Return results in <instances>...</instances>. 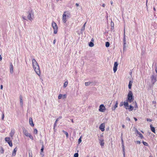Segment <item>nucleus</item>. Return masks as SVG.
Masks as SVG:
<instances>
[{
    "instance_id": "17",
    "label": "nucleus",
    "mask_w": 157,
    "mask_h": 157,
    "mask_svg": "<svg viewBox=\"0 0 157 157\" xmlns=\"http://www.w3.org/2000/svg\"><path fill=\"white\" fill-rule=\"evenodd\" d=\"M17 151V147H16L13 150V153H12V155L13 156H14L16 154V152Z\"/></svg>"
},
{
    "instance_id": "13",
    "label": "nucleus",
    "mask_w": 157,
    "mask_h": 157,
    "mask_svg": "<svg viewBox=\"0 0 157 157\" xmlns=\"http://www.w3.org/2000/svg\"><path fill=\"white\" fill-rule=\"evenodd\" d=\"M151 82L152 83L154 84L155 82L156 81V79L154 75H152L151 77Z\"/></svg>"
},
{
    "instance_id": "16",
    "label": "nucleus",
    "mask_w": 157,
    "mask_h": 157,
    "mask_svg": "<svg viewBox=\"0 0 157 157\" xmlns=\"http://www.w3.org/2000/svg\"><path fill=\"white\" fill-rule=\"evenodd\" d=\"M29 123L31 126L33 127L34 126V124L33 122L32 119L31 117H30L29 118Z\"/></svg>"
},
{
    "instance_id": "33",
    "label": "nucleus",
    "mask_w": 157,
    "mask_h": 157,
    "mask_svg": "<svg viewBox=\"0 0 157 157\" xmlns=\"http://www.w3.org/2000/svg\"><path fill=\"white\" fill-rule=\"evenodd\" d=\"M123 154L124 157H125V153L124 152V147H123Z\"/></svg>"
},
{
    "instance_id": "37",
    "label": "nucleus",
    "mask_w": 157,
    "mask_h": 157,
    "mask_svg": "<svg viewBox=\"0 0 157 157\" xmlns=\"http://www.w3.org/2000/svg\"><path fill=\"white\" fill-rule=\"evenodd\" d=\"M81 138V137H80V138H79V139L78 140V144H80L81 142V141H82Z\"/></svg>"
},
{
    "instance_id": "10",
    "label": "nucleus",
    "mask_w": 157,
    "mask_h": 157,
    "mask_svg": "<svg viewBox=\"0 0 157 157\" xmlns=\"http://www.w3.org/2000/svg\"><path fill=\"white\" fill-rule=\"evenodd\" d=\"M118 65V63L117 62H114L113 67V70L114 73L117 71Z\"/></svg>"
},
{
    "instance_id": "2",
    "label": "nucleus",
    "mask_w": 157,
    "mask_h": 157,
    "mask_svg": "<svg viewBox=\"0 0 157 157\" xmlns=\"http://www.w3.org/2000/svg\"><path fill=\"white\" fill-rule=\"evenodd\" d=\"M133 105L134 106L132 105L129 106L128 105V109L129 111L132 110L134 109V107L135 108L134 110H136V109L138 108V106L136 101L133 102Z\"/></svg>"
},
{
    "instance_id": "22",
    "label": "nucleus",
    "mask_w": 157,
    "mask_h": 157,
    "mask_svg": "<svg viewBox=\"0 0 157 157\" xmlns=\"http://www.w3.org/2000/svg\"><path fill=\"white\" fill-rule=\"evenodd\" d=\"M20 103L21 105H23V100H22V97L21 95H20Z\"/></svg>"
},
{
    "instance_id": "30",
    "label": "nucleus",
    "mask_w": 157,
    "mask_h": 157,
    "mask_svg": "<svg viewBox=\"0 0 157 157\" xmlns=\"http://www.w3.org/2000/svg\"><path fill=\"white\" fill-rule=\"evenodd\" d=\"M29 157H33L32 153L31 151L29 152Z\"/></svg>"
},
{
    "instance_id": "8",
    "label": "nucleus",
    "mask_w": 157,
    "mask_h": 157,
    "mask_svg": "<svg viewBox=\"0 0 157 157\" xmlns=\"http://www.w3.org/2000/svg\"><path fill=\"white\" fill-rule=\"evenodd\" d=\"M106 110V108L103 104H101L99 106V111L101 112H104Z\"/></svg>"
},
{
    "instance_id": "6",
    "label": "nucleus",
    "mask_w": 157,
    "mask_h": 157,
    "mask_svg": "<svg viewBox=\"0 0 157 157\" xmlns=\"http://www.w3.org/2000/svg\"><path fill=\"white\" fill-rule=\"evenodd\" d=\"M23 132L24 134L26 136L29 137L31 139H32V140L33 139V138L32 136V135H31L30 134V133H29V132L27 130H26L25 129L23 130Z\"/></svg>"
},
{
    "instance_id": "49",
    "label": "nucleus",
    "mask_w": 157,
    "mask_h": 157,
    "mask_svg": "<svg viewBox=\"0 0 157 157\" xmlns=\"http://www.w3.org/2000/svg\"><path fill=\"white\" fill-rule=\"evenodd\" d=\"M105 4H103L102 5V6L103 7H105Z\"/></svg>"
},
{
    "instance_id": "14",
    "label": "nucleus",
    "mask_w": 157,
    "mask_h": 157,
    "mask_svg": "<svg viewBox=\"0 0 157 157\" xmlns=\"http://www.w3.org/2000/svg\"><path fill=\"white\" fill-rule=\"evenodd\" d=\"M62 97L63 98V99L67 97V95L66 94H64L63 95H62L61 94H60L58 97V98L59 99H60L61 98V97Z\"/></svg>"
},
{
    "instance_id": "4",
    "label": "nucleus",
    "mask_w": 157,
    "mask_h": 157,
    "mask_svg": "<svg viewBox=\"0 0 157 157\" xmlns=\"http://www.w3.org/2000/svg\"><path fill=\"white\" fill-rule=\"evenodd\" d=\"M52 27L54 29V33L55 34L57 33L58 30V27L56 24L53 21L52 23Z\"/></svg>"
},
{
    "instance_id": "18",
    "label": "nucleus",
    "mask_w": 157,
    "mask_h": 157,
    "mask_svg": "<svg viewBox=\"0 0 157 157\" xmlns=\"http://www.w3.org/2000/svg\"><path fill=\"white\" fill-rule=\"evenodd\" d=\"M132 83H133V80H132L130 81L129 82V84L128 85V87L129 89H131V86H132Z\"/></svg>"
},
{
    "instance_id": "42",
    "label": "nucleus",
    "mask_w": 157,
    "mask_h": 157,
    "mask_svg": "<svg viewBox=\"0 0 157 157\" xmlns=\"http://www.w3.org/2000/svg\"><path fill=\"white\" fill-rule=\"evenodd\" d=\"M56 123H55V124H54V128H53V129H55V127H56Z\"/></svg>"
},
{
    "instance_id": "32",
    "label": "nucleus",
    "mask_w": 157,
    "mask_h": 157,
    "mask_svg": "<svg viewBox=\"0 0 157 157\" xmlns=\"http://www.w3.org/2000/svg\"><path fill=\"white\" fill-rule=\"evenodd\" d=\"M34 132L36 134L38 133V131L36 129H35L34 130Z\"/></svg>"
},
{
    "instance_id": "63",
    "label": "nucleus",
    "mask_w": 157,
    "mask_h": 157,
    "mask_svg": "<svg viewBox=\"0 0 157 157\" xmlns=\"http://www.w3.org/2000/svg\"><path fill=\"white\" fill-rule=\"evenodd\" d=\"M122 126H123V127H124V125H123Z\"/></svg>"
},
{
    "instance_id": "3",
    "label": "nucleus",
    "mask_w": 157,
    "mask_h": 157,
    "mask_svg": "<svg viewBox=\"0 0 157 157\" xmlns=\"http://www.w3.org/2000/svg\"><path fill=\"white\" fill-rule=\"evenodd\" d=\"M134 99L133 93L131 91H129L128 93V102L133 101Z\"/></svg>"
},
{
    "instance_id": "41",
    "label": "nucleus",
    "mask_w": 157,
    "mask_h": 157,
    "mask_svg": "<svg viewBox=\"0 0 157 157\" xmlns=\"http://www.w3.org/2000/svg\"><path fill=\"white\" fill-rule=\"evenodd\" d=\"M2 119L3 120L4 118V114H3L2 115Z\"/></svg>"
},
{
    "instance_id": "44",
    "label": "nucleus",
    "mask_w": 157,
    "mask_h": 157,
    "mask_svg": "<svg viewBox=\"0 0 157 157\" xmlns=\"http://www.w3.org/2000/svg\"><path fill=\"white\" fill-rule=\"evenodd\" d=\"M59 121V119L58 118H57L56 121H55V123H57V122L58 121Z\"/></svg>"
},
{
    "instance_id": "55",
    "label": "nucleus",
    "mask_w": 157,
    "mask_h": 157,
    "mask_svg": "<svg viewBox=\"0 0 157 157\" xmlns=\"http://www.w3.org/2000/svg\"><path fill=\"white\" fill-rule=\"evenodd\" d=\"M155 71L156 73H157V68L155 69Z\"/></svg>"
},
{
    "instance_id": "20",
    "label": "nucleus",
    "mask_w": 157,
    "mask_h": 157,
    "mask_svg": "<svg viewBox=\"0 0 157 157\" xmlns=\"http://www.w3.org/2000/svg\"><path fill=\"white\" fill-rule=\"evenodd\" d=\"M150 127L151 131L154 133H155V128L153 127L151 124L150 125Z\"/></svg>"
},
{
    "instance_id": "31",
    "label": "nucleus",
    "mask_w": 157,
    "mask_h": 157,
    "mask_svg": "<svg viewBox=\"0 0 157 157\" xmlns=\"http://www.w3.org/2000/svg\"><path fill=\"white\" fill-rule=\"evenodd\" d=\"M109 46V43L108 42H107L105 43V46L107 47H108Z\"/></svg>"
},
{
    "instance_id": "11",
    "label": "nucleus",
    "mask_w": 157,
    "mask_h": 157,
    "mask_svg": "<svg viewBox=\"0 0 157 157\" xmlns=\"http://www.w3.org/2000/svg\"><path fill=\"white\" fill-rule=\"evenodd\" d=\"M66 12H64V13L63 15V18H62V20L63 22L65 23L66 22L67 20H66Z\"/></svg>"
},
{
    "instance_id": "15",
    "label": "nucleus",
    "mask_w": 157,
    "mask_h": 157,
    "mask_svg": "<svg viewBox=\"0 0 157 157\" xmlns=\"http://www.w3.org/2000/svg\"><path fill=\"white\" fill-rule=\"evenodd\" d=\"M10 72L11 73H13V66L11 63H10Z\"/></svg>"
},
{
    "instance_id": "60",
    "label": "nucleus",
    "mask_w": 157,
    "mask_h": 157,
    "mask_svg": "<svg viewBox=\"0 0 157 157\" xmlns=\"http://www.w3.org/2000/svg\"><path fill=\"white\" fill-rule=\"evenodd\" d=\"M4 150H2V153H3V152H4Z\"/></svg>"
},
{
    "instance_id": "45",
    "label": "nucleus",
    "mask_w": 157,
    "mask_h": 157,
    "mask_svg": "<svg viewBox=\"0 0 157 157\" xmlns=\"http://www.w3.org/2000/svg\"><path fill=\"white\" fill-rule=\"evenodd\" d=\"M22 18L24 19V20H26V19H25V17H24V16H22Z\"/></svg>"
},
{
    "instance_id": "47",
    "label": "nucleus",
    "mask_w": 157,
    "mask_h": 157,
    "mask_svg": "<svg viewBox=\"0 0 157 157\" xmlns=\"http://www.w3.org/2000/svg\"><path fill=\"white\" fill-rule=\"evenodd\" d=\"M2 58L1 56L0 55V60L1 61L2 60Z\"/></svg>"
},
{
    "instance_id": "56",
    "label": "nucleus",
    "mask_w": 157,
    "mask_h": 157,
    "mask_svg": "<svg viewBox=\"0 0 157 157\" xmlns=\"http://www.w3.org/2000/svg\"><path fill=\"white\" fill-rule=\"evenodd\" d=\"M153 9H154V10H155H155H156L155 9V8H154Z\"/></svg>"
},
{
    "instance_id": "58",
    "label": "nucleus",
    "mask_w": 157,
    "mask_h": 157,
    "mask_svg": "<svg viewBox=\"0 0 157 157\" xmlns=\"http://www.w3.org/2000/svg\"><path fill=\"white\" fill-rule=\"evenodd\" d=\"M132 74V72H130V75H131Z\"/></svg>"
},
{
    "instance_id": "27",
    "label": "nucleus",
    "mask_w": 157,
    "mask_h": 157,
    "mask_svg": "<svg viewBox=\"0 0 157 157\" xmlns=\"http://www.w3.org/2000/svg\"><path fill=\"white\" fill-rule=\"evenodd\" d=\"M62 131L65 134L67 137L68 138V133H67V132H66L64 130H63Z\"/></svg>"
},
{
    "instance_id": "57",
    "label": "nucleus",
    "mask_w": 157,
    "mask_h": 157,
    "mask_svg": "<svg viewBox=\"0 0 157 157\" xmlns=\"http://www.w3.org/2000/svg\"><path fill=\"white\" fill-rule=\"evenodd\" d=\"M147 1H146V5H147Z\"/></svg>"
},
{
    "instance_id": "50",
    "label": "nucleus",
    "mask_w": 157,
    "mask_h": 157,
    "mask_svg": "<svg viewBox=\"0 0 157 157\" xmlns=\"http://www.w3.org/2000/svg\"><path fill=\"white\" fill-rule=\"evenodd\" d=\"M134 119L136 121H137V118H135V117H134Z\"/></svg>"
},
{
    "instance_id": "35",
    "label": "nucleus",
    "mask_w": 157,
    "mask_h": 157,
    "mask_svg": "<svg viewBox=\"0 0 157 157\" xmlns=\"http://www.w3.org/2000/svg\"><path fill=\"white\" fill-rule=\"evenodd\" d=\"M143 143L144 145L146 146H147L148 144L147 142L143 141Z\"/></svg>"
},
{
    "instance_id": "24",
    "label": "nucleus",
    "mask_w": 157,
    "mask_h": 157,
    "mask_svg": "<svg viewBox=\"0 0 157 157\" xmlns=\"http://www.w3.org/2000/svg\"><path fill=\"white\" fill-rule=\"evenodd\" d=\"M118 103L117 101L116 102V103L115 105L113 107V108H114L113 110H115L117 107L118 105Z\"/></svg>"
},
{
    "instance_id": "61",
    "label": "nucleus",
    "mask_w": 157,
    "mask_h": 157,
    "mask_svg": "<svg viewBox=\"0 0 157 157\" xmlns=\"http://www.w3.org/2000/svg\"><path fill=\"white\" fill-rule=\"evenodd\" d=\"M141 132L142 133H144V132H143V131H141Z\"/></svg>"
},
{
    "instance_id": "53",
    "label": "nucleus",
    "mask_w": 157,
    "mask_h": 157,
    "mask_svg": "<svg viewBox=\"0 0 157 157\" xmlns=\"http://www.w3.org/2000/svg\"><path fill=\"white\" fill-rule=\"evenodd\" d=\"M71 121L72 122V123H74V121H73V119H71Z\"/></svg>"
},
{
    "instance_id": "38",
    "label": "nucleus",
    "mask_w": 157,
    "mask_h": 157,
    "mask_svg": "<svg viewBox=\"0 0 157 157\" xmlns=\"http://www.w3.org/2000/svg\"><path fill=\"white\" fill-rule=\"evenodd\" d=\"M147 121H149V122H151L152 121V120L150 119H149V118H147Z\"/></svg>"
},
{
    "instance_id": "62",
    "label": "nucleus",
    "mask_w": 157,
    "mask_h": 157,
    "mask_svg": "<svg viewBox=\"0 0 157 157\" xmlns=\"http://www.w3.org/2000/svg\"><path fill=\"white\" fill-rule=\"evenodd\" d=\"M149 157H152V156H151H151H149Z\"/></svg>"
},
{
    "instance_id": "19",
    "label": "nucleus",
    "mask_w": 157,
    "mask_h": 157,
    "mask_svg": "<svg viewBox=\"0 0 157 157\" xmlns=\"http://www.w3.org/2000/svg\"><path fill=\"white\" fill-rule=\"evenodd\" d=\"M124 49L126 47L125 46V44H126V43L125 42L126 40H125V30L124 31Z\"/></svg>"
},
{
    "instance_id": "5",
    "label": "nucleus",
    "mask_w": 157,
    "mask_h": 157,
    "mask_svg": "<svg viewBox=\"0 0 157 157\" xmlns=\"http://www.w3.org/2000/svg\"><path fill=\"white\" fill-rule=\"evenodd\" d=\"M28 15L27 17V18L29 20L32 21L33 20V18L32 17L34 16L33 13V12L32 10H31L30 11L28 12Z\"/></svg>"
},
{
    "instance_id": "29",
    "label": "nucleus",
    "mask_w": 157,
    "mask_h": 157,
    "mask_svg": "<svg viewBox=\"0 0 157 157\" xmlns=\"http://www.w3.org/2000/svg\"><path fill=\"white\" fill-rule=\"evenodd\" d=\"M89 46L90 47H93L94 46V43L93 42H90L89 43Z\"/></svg>"
},
{
    "instance_id": "39",
    "label": "nucleus",
    "mask_w": 157,
    "mask_h": 157,
    "mask_svg": "<svg viewBox=\"0 0 157 157\" xmlns=\"http://www.w3.org/2000/svg\"><path fill=\"white\" fill-rule=\"evenodd\" d=\"M44 146H43L41 149V152H42L43 151V150H44Z\"/></svg>"
},
{
    "instance_id": "48",
    "label": "nucleus",
    "mask_w": 157,
    "mask_h": 157,
    "mask_svg": "<svg viewBox=\"0 0 157 157\" xmlns=\"http://www.w3.org/2000/svg\"><path fill=\"white\" fill-rule=\"evenodd\" d=\"M75 5H76V6L77 7H78V6H79V4H78V3H76V4Z\"/></svg>"
},
{
    "instance_id": "12",
    "label": "nucleus",
    "mask_w": 157,
    "mask_h": 157,
    "mask_svg": "<svg viewBox=\"0 0 157 157\" xmlns=\"http://www.w3.org/2000/svg\"><path fill=\"white\" fill-rule=\"evenodd\" d=\"M105 124L104 123H102L100 125L99 128L102 132L104 131L105 130Z\"/></svg>"
},
{
    "instance_id": "40",
    "label": "nucleus",
    "mask_w": 157,
    "mask_h": 157,
    "mask_svg": "<svg viewBox=\"0 0 157 157\" xmlns=\"http://www.w3.org/2000/svg\"><path fill=\"white\" fill-rule=\"evenodd\" d=\"M136 143L137 144H140V142L139 141H137L136 142Z\"/></svg>"
},
{
    "instance_id": "43",
    "label": "nucleus",
    "mask_w": 157,
    "mask_h": 157,
    "mask_svg": "<svg viewBox=\"0 0 157 157\" xmlns=\"http://www.w3.org/2000/svg\"><path fill=\"white\" fill-rule=\"evenodd\" d=\"M56 42V40L55 39V40H54L53 41V44H55Z\"/></svg>"
},
{
    "instance_id": "52",
    "label": "nucleus",
    "mask_w": 157,
    "mask_h": 157,
    "mask_svg": "<svg viewBox=\"0 0 157 157\" xmlns=\"http://www.w3.org/2000/svg\"><path fill=\"white\" fill-rule=\"evenodd\" d=\"M152 102H153V104H154L156 103V101H153Z\"/></svg>"
},
{
    "instance_id": "25",
    "label": "nucleus",
    "mask_w": 157,
    "mask_h": 157,
    "mask_svg": "<svg viewBox=\"0 0 157 157\" xmlns=\"http://www.w3.org/2000/svg\"><path fill=\"white\" fill-rule=\"evenodd\" d=\"M100 144L101 146H103L104 145V140H103L101 141L100 142Z\"/></svg>"
},
{
    "instance_id": "1",
    "label": "nucleus",
    "mask_w": 157,
    "mask_h": 157,
    "mask_svg": "<svg viewBox=\"0 0 157 157\" xmlns=\"http://www.w3.org/2000/svg\"><path fill=\"white\" fill-rule=\"evenodd\" d=\"M32 62L33 66V69L36 73L39 76H40L41 75L39 66L36 60L33 59L32 60Z\"/></svg>"
},
{
    "instance_id": "23",
    "label": "nucleus",
    "mask_w": 157,
    "mask_h": 157,
    "mask_svg": "<svg viewBox=\"0 0 157 157\" xmlns=\"http://www.w3.org/2000/svg\"><path fill=\"white\" fill-rule=\"evenodd\" d=\"M14 132L13 130H12L10 133V135L11 137H13L14 134Z\"/></svg>"
},
{
    "instance_id": "46",
    "label": "nucleus",
    "mask_w": 157,
    "mask_h": 157,
    "mask_svg": "<svg viewBox=\"0 0 157 157\" xmlns=\"http://www.w3.org/2000/svg\"><path fill=\"white\" fill-rule=\"evenodd\" d=\"M0 88H1V90H2V89H3V86H2V85H1Z\"/></svg>"
},
{
    "instance_id": "34",
    "label": "nucleus",
    "mask_w": 157,
    "mask_h": 157,
    "mask_svg": "<svg viewBox=\"0 0 157 157\" xmlns=\"http://www.w3.org/2000/svg\"><path fill=\"white\" fill-rule=\"evenodd\" d=\"M86 22L83 25V27H82V30H84L85 29V25H86Z\"/></svg>"
},
{
    "instance_id": "26",
    "label": "nucleus",
    "mask_w": 157,
    "mask_h": 157,
    "mask_svg": "<svg viewBox=\"0 0 157 157\" xmlns=\"http://www.w3.org/2000/svg\"><path fill=\"white\" fill-rule=\"evenodd\" d=\"M91 83V82H85V85L86 86H89L90 85V84Z\"/></svg>"
},
{
    "instance_id": "54",
    "label": "nucleus",
    "mask_w": 157,
    "mask_h": 157,
    "mask_svg": "<svg viewBox=\"0 0 157 157\" xmlns=\"http://www.w3.org/2000/svg\"><path fill=\"white\" fill-rule=\"evenodd\" d=\"M111 4L112 5L113 4V2L112 1L111 2Z\"/></svg>"
},
{
    "instance_id": "28",
    "label": "nucleus",
    "mask_w": 157,
    "mask_h": 157,
    "mask_svg": "<svg viewBox=\"0 0 157 157\" xmlns=\"http://www.w3.org/2000/svg\"><path fill=\"white\" fill-rule=\"evenodd\" d=\"M68 82L67 81L65 82L63 86L64 87H67L68 85Z\"/></svg>"
},
{
    "instance_id": "36",
    "label": "nucleus",
    "mask_w": 157,
    "mask_h": 157,
    "mask_svg": "<svg viewBox=\"0 0 157 157\" xmlns=\"http://www.w3.org/2000/svg\"><path fill=\"white\" fill-rule=\"evenodd\" d=\"M78 153H75L74 155V157H78Z\"/></svg>"
},
{
    "instance_id": "9",
    "label": "nucleus",
    "mask_w": 157,
    "mask_h": 157,
    "mask_svg": "<svg viewBox=\"0 0 157 157\" xmlns=\"http://www.w3.org/2000/svg\"><path fill=\"white\" fill-rule=\"evenodd\" d=\"M5 141L8 143L10 147H12L13 144L12 141L10 140V137H6L5 138Z\"/></svg>"
},
{
    "instance_id": "21",
    "label": "nucleus",
    "mask_w": 157,
    "mask_h": 157,
    "mask_svg": "<svg viewBox=\"0 0 157 157\" xmlns=\"http://www.w3.org/2000/svg\"><path fill=\"white\" fill-rule=\"evenodd\" d=\"M137 133L139 135V137L141 138L142 139L144 138L143 135L139 132L137 130H136Z\"/></svg>"
},
{
    "instance_id": "7",
    "label": "nucleus",
    "mask_w": 157,
    "mask_h": 157,
    "mask_svg": "<svg viewBox=\"0 0 157 157\" xmlns=\"http://www.w3.org/2000/svg\"><path fill=\"white\" fill-rule=\"evenodd\" d=\"M124 105L125 108L127 109H128V99H127L125 101H124L123 103V102H121L120 104V106L121 107Z\"/></svg>"
},
{
    "instance_id": "51",
    "label": "nucleus",
    "mask_w": 157,
    "mask_h": 157,
    "mask_svg": "<svg viewBox=\"0 0 157 157\" xmlns=\"http://www.w3.org/2000/svg\"><path fill=\"white\" fill-rule=\"evenodd\" d=\"M62 117L61 116L59 117L58 118L59 119L62 118Z\"/></svg>"
},
{
    "instance_id": "64",
    "label": "nucleus",
    "mask_w": 157,
    "mask_h": 157,
    "mask_svg": "<svg viewBox=\"0 0 157 157\" xmlns=\"http://www.w3.org/2000/svg\"><path fill=\"white\" fill-rule=\"evenodd\" d=\"M128 120L130 121V119H128Z\"/></svg>"
},
{
    "instance_id": "59",
    "label": "nucleus",
    "mask_w": 157,
    "mask_h": 157,
    "mask_svg": "<svg viewBox=\"0 0 157 157\" xmlns=\"http://www.w3.org/2000/svg\"><path fill=\"white\" fill-rule=\"evenodd\" d=\"M4 150H2V153H3V152H4Z\"/></svg>"
}]
</instances>
